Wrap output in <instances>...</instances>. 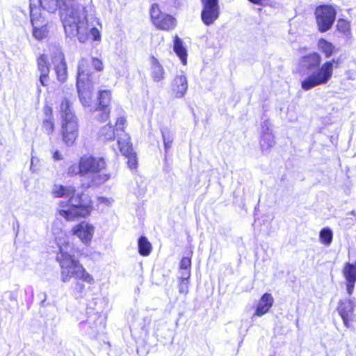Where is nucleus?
<instances>
[{"label":"nucleus","instance_id":"obj_1","mask_svg":"<svg viewBox=\"0 0 356 356\" xmlns=\"http://www.w3.org/2000/svg\"><path fill=\"white\" fill-rule=\"evenodd\" d=\"M76 0H67L66 5L60 7V17L67 37L76 38L80 42L90 38L96 41L100 33L95 25L98 24L92 6H83Z\"/></svg>","mask_w":356,"mask_h":356},{"label":"nucleus","instance_id":"obj_2","mask_svg":"<svg viewBox=\"0 0 356 356\" xmlns=\"http://www.w3.org/2000/svg\"><path fill=\"white\" fill-rule=\"evenodd\" d=\"M56 261L60 268L62 282H67L72 278L76 279L74 291L80 296H82L86 291L85 285L80 281L90 285L95 284L93 276L86 270L79 260L74 259V257L70 253L63 251L61 248L57 253Z\"/></svg>","mask_w":356,"mask_h":356},{"label":"nucleus","instance_id":"obj_3","mask_svg":"<svg viewBox=\"0 0 356 356\" xmlns=\"http://www.w3.org/2000/svg\"><path fill=\"white\" fill-rule=\"evenodd\" d=\"M73 96L65 94L61 99L58 112L61 118V129L63 140L67 145H72L78 136V119L73 108Z\"/></svg>","mask_w":356,"mask_h":356},{"label":"nucleus","instance_id":"obj_4","mask_svg":"<svg viewBox=\"0 0 356 356\" xmlns=\"http://www.w3.org/2000/svg\"><path fill=\"white\" fill-rule=\"evenodd\" d=\"M106 163L102 158L84 156L81 158V185L88 188L92 185L103 184L109 179L104 172Z\"/></svg>","mask_w":356,"mask_h":356},{"label":"nucleus","instance_id":"obj_5","mask_svg":"<svg viewBox=\"0 0 356 356\" xmlns=\"http://www.w3.org/2000/svg\"><path fill=\"white\" fill-rule=\"evenodd\" d=\"M60 206L62 209H59V214L69 221L80 217L85 218L91 211L90 207L83 203L79 194L71 196L67 202L60 201Z\"/></svg>","mask_w":356,"mask_h":356},{"label":"nucleus","instance_id":"obj_6","mask_svg":"<svg viewBox=\"0 0 356 356\" xmlns=\"http://www.w3.org/2000/svg\"><path fill=\"white\" fill-rule=\"evenodd\" d=\"M338 59L327 61L318 70L301 82V87L305 90H309L318 86L326 84L332 78L334 64L338 65Z\"/></svg>","mask_w":356,"mask_h":356},{"label":"nucleus","instance_id":"obj_7","mask_svg":"<svg viewBox=\"0 0 356 356\" xmlns=\"http://www.w3.org/2000/svg\"><path fill=\"white\" fill-rule=\"evenodd\" d=\"M29 8L33 36L38 40H42L48 37L50 29L49 22L41 12V9L33 4L31 0Z\"/></svg>","mask_w":356,"mask_h":356},{"label":"nucleus","instance_id":"obj_8","mask_svg":"<svg viewBox=\"0 0 356 356\" xmlns=\"http://www.w3.org/2000/svg\"><path fill=\"white\" fill-rule=\"evenodd\" d=\"M336 10L330 6H320L316 8L315 15L318 30L321 32L328 31L336 18Z\"/></svg>","mask_w":356,"mask_h":356},{"label":"nucleus","instance_id":"obj_9","mask_svg":"<svg viewBox=\"0 0 356 356\" xmlns=\"http://www.w3.org/2000/svg\"><path fill=\"white\" fill-rule=\"evenodd\" d=\"M356 302L354 298L341 299L338 302L337 310L341 318L344 326L349 328L352 323L355 321V314L354 313Z\"/></svg>","mask_w":356,"mask_h":356},{"label":"nucleus","instance_id":"obj_10","mask_svg":"<svg viewBox=\"0 0 356 356\" xmlns=\"http://www.w3.org/2000/svg\"><path fill=\"white\" fill-rule=\"evenodd\" d=\"M202 10L201 19L203 23L209 26L213 24L220 15V6L216 0H201Z\"/></svg>","mask_w":356,"mask_h":356},{"label":"nucleus","instance_id":"obj_11","mask_svg":"<svg viewBox=\"0 0 356 356\" xmlns=\"http://www.w3.org/2000/svg\"><path fill=\"white\" fill-rule=\"evenodd\" d=\"M111 97V92L108 90H103L99 92V104L96 110L97 114L95 115V118L99 121H104L108 118L110 109L108 106L110 104Z\"/></svg>","mask_w":356,"mask_h":356},{"label":"nucleus","instance_id":"obj_12","mask_svg":"<svg viewBox=\"0 0 356 356\" xmlns=\"http://www.w3.org/2000/svg\"><path fill=\"white\" fill-rule=\"evenodd\" d=\"M342 274L346 280V289L348 296L354 292L356 282V261L353 263L347 262L342 269Z\"/></svg>","mask_w":356,"mask_h":356},{"label":"nucleus","instance_id":"obj_13","mask_svg":"<svg viewBox=\"0 0 356 356\" xmlns=\"http://www.w3.org/2000/svg\"><path fill=\"white\" fill-rule=\"evenodd\" d=\"M52 63L54 65L57 79L59 81L64 82L67 79V71L64 55L60 50H56L52 57Z\"/></svg>","mask_w":356,"mask_h":356},{"label":"nucleus","instance_id":"obj_14","mask_svg":"<svg viewBox=\"0 0 356 356\" xmlns=\"http://www.w3.org/2000/svg\"><path fill=\"white\" fill-rule=\"evenodd\" d=\"M76 88L82 105L89 106L93 92V87L90 81H76Z\"/></svg>","mask_w":356,"mask_h":356},{"label":"nucleus","instance_id":"obj_15","mask_svg":"<svg viewBox=\"0 0 356 356\" xmlns=\"http://www.w3.org/2000/svg\"><path fill=\"white\" fill-rule=\"evenodd\" d=\"M188 81L184 72L177 74L172 82V90L175 97L181 98L188 90Z\"/></svg>","mask_w":356,"mask_h":356},{"label":"nucleus","instance_id":"obj_16","mask_svg":"<svg viewBox=\"0 0 356 356\" xmlns=\"http://www.w3.org/2000/svg\"><path fill=\"white\" fill-rule=\"evenodd\" d=\"M274 303V298L271 293H265L259 298L254 312V316H262L268 313Z\"/></svg>","mask_w":356,"mask_h":356},{"label":"nucleus","instance_id":"obj_17","mask_svg":"<svg viewBox=\"0 0 356 356\" xmlns=\"http://www.w3.org/2000/svg\"><path fill=\"white\" fill-rule=\"evenodd\" d=\"M73 233L74 235L77 236L83 243H88L90 242L92 237L94 227L83 221L74 227Z\"/></svg>","mask_w":356,"mask_h":356},{"label":"nucleus","instance_id":"obj_18","mask_svg":"<svg viewBox=\"0 0 356 356\" xmlns=\"http://www.w3.org/2000/svg\"><path fill=\"white\" fill-rule=\"evenodd\" d=\"M38 67L40 72V82L43 86H47L49 81V66L45 55H42L38 58Z\"/></svg>","mask_w":356,"mask_h":356},{"label":"nucleus","instance_id":"obj_19","mask_svg":"<svg viewBox=\"0 0 356 356\" xmlns=\"http://www.w3.org/2000/svg\"><path fill=\"white\" fill-rule=\"evenodd\" d=\"M118 144L120 152L124 156H129L133 152L132 145L130 143V138L127 133L118 134Z\"/></svg>","mask_w":356,"mask_h":356},{"label":"nucleus","instance_id":"obj_20","mask_svg":"<svg viewBox=\"0 0 356 356\" xmlns=\"http://www.w3.org/2000/svg\"><path fill=\"white\" fill-rule=\"evenodd\" d=\"M321 58L318 54L313 53L302 58L300 60L301 65L307 70H312L319 67Z\"/></svg>","mask_w":356,"mask_h":356},{"label":"nucleus","instance_id":"obj_21","mask_svg":"<svg viewBox=\"0 0 356 356\" xmlns=\"http://www.w3.org/2000/svg\"><path fill=\"white\" fill-rule=\"evenodd\" d=\"M40 6L49 13H54L60 7L66 5L67 0H39Z\"/></svg>","mask_w":356,"mask_h":356},{"label":"nucleus","instance_id":"obj_22","mask_svg":"<svg viewBox=\"0 0 356 356\" xmlns=\"http://www.w3.org/2000/svg\"><path fill=\"white\" fill-rule=\"evenodd\" d=\"M151 63V76L152 79L156 82L163 80L164 79L165 71L162 65L154 57L152 58Z\"/></svg>","mask_w":356,"mask_h":356},{"label":"nucleus","instance_id":"obj_23","mask_svg":"<svg viewBox=\"0 0 356 356\" xmlns=\"http://www.w3.org/2000/svg\"><path fill=\"white\" fill-rule=\"evenodd\" d=\"M75 192L74 187L71 186L55 185L53 190L55 197L63 198H70L71 196L75 195Z\"/></svg>","mask_w":356,"mask_h":356},{"label":"nucleus","instance_id":"obj_24","mask_svg":"<svg viewBox=\"0 0 356 356\" xmlns=\"http://www.w3.org/2000/svg\"><path fill=\"white\" fill-rule=\"evenodd\" d=\"M155 26L160 29L168 31L175 27L176 20L172 16L164 13Z\"/></svg>","mask_w":356,"mask_h":356},{"label":"nucleus","instance_id":"obj_25","mask_svg":"<svg viewBox=\"0 0 356 356\" xmlns=\"http://www.w3.org/2000/svg\"><path fill=\"white\" fill-rule=\"evenodd\" d=\"M90 65V60L86 58H81L78 65V72L76 81H89L88 75L90 71L88 67Z\"/></svg>","mask_w":356,"mask_h":356},{"label":"nucleus","instance_id":"obj_26","mask_svg":"<svg viewBox=\"0 0 356 356\" xmlns=\"http://www.w3.org/2000/svg\"><path fill=\"white\" fill-rule=\"evenodd\" d=\"M192 256L193 252L190 250L186 255L181 258L179 266L181 275H186L188 273L191 275Z\"/></svg>","mask_w":356,"mask_h":356},{"label":"nucleus","instance_id":"obj_27","mask_svg":"<svg viewBox=\"0 0 356 356\" xmlns=\"http://www.w3.org/2000/svg\"><path fill=\"white\" fill-rule=\"evenodd\" d=\"M174 51L177 55L180 58L184 65L186 64V50L183 45L181 40L176 35L174 40Z\"/></svg>","mask_w":356,"mask_h":356},{"label":"nucleus","instance_id":"obj_28","mask_svg":"<svg viewBox=\"0 0 356 356\" xmlns=\"http://www.w3.org/2000/svg\"><path fill=\"white\" fill-rule=\"evenodd\" d=\"M275 145L274 136L270 132L262 133L260 145L263 153L268 152Z\"/></svg>","mask_w":356,"mask_h":356},{"label":"nucleus","instance_id":"obj_29","mask_svg":"<svg viewBox=\"0 0 356 356\" xmlns=\"http://www.w3.org/2000/svg\"><path fill=\"white\" fill-rule=\"evenodd\" d=\"M115 132L111 125H105L101 128L98 133L99 139L102 141L111 140L115 138Z\"/></svg>","mask_w":356,"mask_h":356},{"label":"nucleus","instance_id":"obj_30","mask_svg":"<svg viewBox=\"0 0 356 356\" xmlns=\"http://www.w3.org/2000/svg\"><path fill=\"white\" fill-rule=\"evenodd\" d=\"M162 138L165 152L169 150L174 140V134L168 128L161 129Z\"/></svg>","mask_w":356,"mask_h":356},{"label":"nucleus","instance_id":"obj_31","mask_svg":"<svg viewBox=\"0 0 356 356\" xmlns=\"http://www.w3.org/2000/svg\"><path fill=\"white\" fill-rule=\"evenodd\" d=\"M318 46L319 49L324 53L326 58L330 57L334 50V47L332 44L324 39L319 40Z\"/></svg>","mask_w":356,"mask_h":356},{"label":"nucleus","instance_id":"obj_32","mask_svg":"<svg viewBox=\"0 0 356 356\" xmlns=\"http://www.w3.org/2000/svg\"><path fill=\"white\" fill-rule=\"evenodd\" d=\"M191 276L188 273L186 275H181L178 280V289L179 293L186 295L188 293L189 279Z\"/></svg>","mask_w":356,"mask_h":356},{"label":"nucleus","instance_id":"obj_33","mask_svg":"<svg viewBox=\"0 0 356 356\" xmlns=\"http://www.w3.org/2000/svg\"><path fill=\"white\" fill-rule=\"evenodd\" d=\"M134 185L131 189L132 192L138 197H143L147 191L146 183L143 181L140 182L136 181Z\"/></svg>","mask_w":356,"mask_h":356},{"label":"nucleus","instance_id":"obj_34","mask_svg":"<svg viewBox=\"0 0 356 356\" xmlns=\"http://www.w3.org/2000/svg\"><path fill=\"white\" fill-rule=\"evenodd\" d=\"M321 242L325 244H330L332 240V231L328 228H323L319 234Z\"/></svg>","mask_w":356,"mask_h":356},{"label":"nucleus","instance_id":"obj_35","mask_svg":"<svg viewBox=\"0 0 356 356\" xmlns=\"http://www.w3.org/2000/svg\"><path fill=\"white\" fill-rule=\"evenodd\" d=\"M163 15H164V13L161 11L158 4L154 3L152 6V8L150 10V15H151V19L154 25L156 24V22L161 19V17Z\"/></svg>","mask_w":356,"mask_h":356},{"label":"nucleus","instance_id":"obj_36","mask_svg":"<svg viewBox=\"0 0 356 356\" xmlns=\"http://www.w3.org/2000/svg\"><path fill=\"white\" fill-rule=\"evenodd\" d=\"M81 171L82 170H81V160H80L79 165L73 164L68 168L67 174L70 176L79 175L81 177Z\"/></svg>","mask_w":356,"mask_h":356},{"label":"nucleus","instance_id":"obj_37","mask_svg":"<svg viewBox=\"0 0 356 356\" xmlns=\"http://www.w3.org/2000/svg\"><path fill=\"white\" fill-rule=\"evenodd\" d=\"M54 124L51 119L49 118L43 121L42 128L44 131L47 134H49L52 133L54 131Z\"/></svg>","mask_w":356,"mask_h":356},{"label":"nucleus","instance_id":"obj_38","mask_svg":"<svg viewBox=\"0 0 356 356\" xmlns=\"http://www.w3.org/2000/svg\"><path fill=\"white\" fill-rule=\"evenodd\" d=\"M125 121L126 120L124 117H120L118 118L116 123H115L116 135H118V134H120V133H125L124 131V125Z\"/></svg>","mask_w":356,"mask_h":356},{"label":"nucleus","instance_id":"obj_39","mask_svg":"<svg viewBox=\"0 0 356 356\" xmlns=\"http://www.w3.org/2000/svg\"><path fill=\"white\" fill-rule=\"evenodd\" d=\"M128 158L127 164L130 169H135L137 166V159L133 152L129 156H126Z\"/></svg>","mask_w":356,"mask_h":356},{"label":"nucleus","instance_id":"obj_40","mask_svg":"<svg viewBox=\"0 0 356 356\" xmlns=\"http://www.w3.org/2000/svg\"><path fill=\"white\" fill-rule=\"evenodd\" d=\"M90 63H91L94 68L97 71H102L103 70L102 62L98 58H92L90 60Z\"/></svg>","mask_w":356,"mask_h":356},{"label":"nucleus","instance_id":"obj_41","mask_svg":"<svg viewBox=\"0 0 356 356\" xmlns=\"http://www.w3.org/2000/svg\"><path fill=\"white\" fill-rule=\"evenodd\" d=\"M337 28L339 31L345 33L348 29V24L345 20L339 19L337 22Z\"/></svg>","mask_w":356,"mask_h":356},{"label":"nucleus","instance_id":"obj_42","mask_svg":"<svg viewBox=\"0 0 356 356\" xmlns=\"http://www.w3.org/2000/svg\"><path fill=\"white\" fill-rule=\"evenodd\" d=\"M151 251L152 246H138V252L142 256H148Z\"/></svg>","mask_w":356,"mask_h":356},{"label":"nucleus","instance_id":"obj_43","mask_svg":"<svg viewBox=\"0 0 356 356\" xmlns=\"http://www.w3.org/2000/svg\"><path fill=\"white\" fill-rule=\"evenodd\" d=\"M252 3L261 5V6H266L269 3V0H248Z\"/></svg>","mask_w":356,"mask_h":356},{"label":"nucleus","instance_id":"obj_44","mask_svg":"<svg viewBox=\"0 0 356 356\" xmlns=\"http://www.w3.org/2000/svg\"><path fill=\"white\" fill-rule=\"evenodd\" d=\"M269 125H270V123L268 122V120H265L262 123V125H261V129H262V133L264 132H269Z\"/></svg>","mask_w":356,"mask_h":356},{"label":"nucleus","instance_id":"obj_45","mask_svg":"<svg viewBox=\"0 0 356 356\" xmlns=\"http://www.w3.org/2000/svg\"><path fill=\"white\" fill-rule=\"evenodd\" d=\"M138 245H151L145 236H141L138 241Z\"/></svg>","mask_w":356,"mask_h":356},{"label":"nucleus","instance_id":"obj_46","mask_svg":"<svg viewBox=\"0 0 356 356\" xmlns=\"http://www.w3.org/2000/svg\"><path fill=\"white\" fill-rule=\"evenodd\" d=\"M54 159L55 160H61L62 159V155L60 154L58 151H56L54 154Z\"/></svg>","mask_w":356,"mask_h":356},{"label":"nucleus","instance_id":"obj_47","mask_svg":"<svg viewBox=\"0 0 356 356\" xmlns=\"http://www.w3.org/2000/svg\"><path fill=\"white\" fill-rule=\"evenodd\" d=\"M36 161V159L33 157L31 159V170L35 171V169L33 168V166H34V164H35V161Z\"/></svg>","mask_w":356,"mask_h":356},{"label":"nucleus","instance_id":"obj_48","mask_svg":"<svg viewBox=\"0 0 356 356\" xmlns=\"http://www.w3.org/2000/svg\"><path fill=\"white\" fill-rule=\"evenodd\" d=\"M350 213H351L352 215H353V216H355V211H352L350 212Z\"/></svg>","mask_w":356,"mask_h":356},{"label":"nucleus","instance_id":"obj_49","mask_svg":"<svg viewBox=\"0 0 356 356\" xmlns=\"http://www.w3.org/2000/svg\"><path fill=\"white\" fill-rule=\"evenodd\" d=\"M83 255V253H80L78 257H81Z\"/></svg>","mask_w":356,"mask_h":356}]
</instances>
